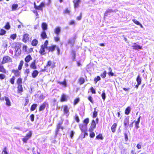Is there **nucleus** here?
Masks as SVG:
<instances>
[{
	"label": "nucleus",
	"instance_id": "f257e3e1",
	"mask_svg": "<svg viewBox=\"0 0 154 154\" xmlns=\"http://www.w3.org/2000/svg\"><path fill=\"white\" fill-rule=\"evenodd\" d=\"M20 45L19 43H15V54L16 56H18L21 53V50L20 49Z\"/></svg>",
	"mask_w": 154,
	"mask_h": 154
},
{
	"label": "nucleus",
	"instance_id": "f03ea898",
	"mask_svg": "<svg viewBox=\"0 0 154 154\" xmlns=\"http://www.w3.org/2000/svg\"><path fill=\"white\" fill-rule=\"evenodd\" d=\"M12 59L10 57L6 56L3 57L2 62V64L8 62H12Z\"/></svg>",
	"mask_w": 154,
	"mask_h": 154
},
{
	"label": "nucleus",
	"instance_id": "7ed1b4c3",
	"mask_svg": "<svg viewBox=\"0 0 154 154\" xmlns=\"http://www.w3.org/2000/svg\"><path fill=\"white\" fill-rule=\"evenodd\" d=\"M32 133L31 131H29V133H27L26 136L23 139V141L24 143H26L27 140L30 138L32 136Z\"/></svg>",
	"mask_w": 154,
	"mask_h": 154
},
{
	"label": "nucleus",
	"instance_id": "20e7f679",
	"mask_svg": "<svg viewBox=\"0 0 154 154\" xmlns=\"http://www.w3.org/2000/svg\"><path fill=\"white\" fill-rule=\"evenodd\" d=\"M63 109L64 114L67 117L69 115V109L66 105H64L62 106Z\"/></svg>",
	"mask_w": 154,
	"mask_h": 154
},
{
	"label": "nucleus",
	"instance_id": "39448f33",
	"mask_svg": "<svg viewBox=\"0 0 154 154\" xmlns=\"http://www.w3.org/2000/svg\"><path fill=\"white\" fill-rule=\"evenodd\" d=\"M131 46L133 48V49L135 50L142 49V47L139 45H137L136 43H132Z\"/></svg>",
	"mask_w": 154,
	"mask_h": 154
},
{
	"label": "nucleus",
	"instance_id": "423d86ee",
	"mask_svg": "<svg viewBox=\"0 0 154 154\" xmlns=\"http://www.w3.org/2000/svg\"><path fill=\"white\" fill-rule=\"evenodd\" d=\"M124 123L125 128H127L129 123V117H126L124 119Z\"/></svg>",
	"mask_w": 154,
	"mask_h": 154
},
{
	"label": "nucleus",
	"instance_id": "0eeeda50",
	"mask_svg": "<svg viewBox=\"0 0 154 154\" xmlns=\"http://www.w3.org/2000/svg\"><path fill=\"white\" fill-rule=\"evenodd\" d=\"M96 126V124L94 120H93L91 123V126L89 129V131H93L94 129L95 128Z\"/></svg>",
	"mask_w": 154,
	"mask_h": 154
},
{
	"label": "nucleus",
	"instance_id": "6e6552de",
	"mask_svg": "<svg viewBox=\"0 0 154 154\" xmlns=\"http://www.w3.org/2000/svg\"><path fill=\"white\" fill-rule=\"evenodd\" d=\"M81 2V0H74L73 1V2L74 3V7L75 9L79 7Z\"/></svg>",
	"mask_w": 154,
	"mask_h": 154
},
{
	"label": "nucleus",
	"instance_id": "1a4fd4ad",
	"mask_svg": "<svg viewBox=\"0 0 154 154\" xmlns=\"http://www.w3.org/2000/svg\"><path fill=\"white\" fill-rule=\"evenodd\" d=\"M62 124V122H60L57 125V130L56 131V134L57 135L58 134V132L59 131V130L60 129H61L62 130H63V128L61 126V125Z\"/></svg>",
	"mask_w": 154,
	"mask_h": 154
},
{
	"label": "nucleus",
	"instance_id": "9d476101",
	"mask_svg": "<svg viewBox=\"0 0 154 154\" xmlns=\"http://www.w3.org/2000/svg\"><path fill=\"white\" fill-rule=\"evenodd\" d=\"M46 105L48 106V104L46 102H44L43 104L41 105L39 108V111H41L43 110L45 108Z\"/></svg>",
	"mask_w": 154,
	"mask_h": 154
},
{
	"label": "nucleus",
	"instance_id": "9b49d317",
	"mask_svg": "<svg viewBox=\"0 0 154 154\" xmlns=\"http://www.w3.org/2000/svg\"><path fill=\"white\" fill-rule=\"evenodd\" d=\"M60 28L59 27L56 28L54 30V32L57 35H58L60 34Z\"/></svg>",
	"mask_w": 154,
	"mask_h": 154
},
{
	"label": "nucleus",
	"instance_id": "f8f14e48",
	"mask_svg": "<svg viewBox=\"0 0 154 154\" xmlns=\"http://www.w3.org/2000/svg\"><path fill=\"white\" fill-rule=\"evenodd\" d=\"M29 35L27 34H25L23 35V41L26 42L29 39Z\"/></svg>",
	"mask_w": 154,
	"mask_h": 154
},
{
	"label": "nucleus",
	"instance_id": "ddd939ff",
	"mask_svg": "<svg viewBox=\"0 0 154 154\" xmlns=\"http://www.w3.org/2000/svg\"><path fill=\"white\" fill-rule=\"evenodd\" d=\"M36 60H34L33 62H32L31 65H30V67L33 69H36V66L35 65Z\"/></svg>",
	"mask_w": 154,
	"mask_h": 154
},
{
	"label": "nucleus",
	"instance_id": "4468645a",
	"mask_svg": "<svg viewBox=\"0 0 154 154\" xmlns=\"http://www.w3.org/2000/svg\"><path fill=\"white\" fill-rule=\"evenodd\" d=\"M79 128L82 131H85L86 129V126L85 125L80 124L79 125Z\"/></svg>",
	"mask_w": 154,
	"mask_h": 154
},
{
	"label": "nucleus",
	"instance_id": "2eb2a0df",
	"mask_svg": "<svg viewBox=\"0 0 154 154\" xmlns=\"http://www.w3.org/2000/svg\"><path fill=\"white\" fill-rule=\"evenodd\" d=\"M12 72L14 73L15 76L17 77H18L20 75V72L18 70H13Z\"/></svg>",
	"mask_w": 154,
	"mask_h": 154
},
{
	"label": "nucleus",
	"instance_id": "dca6fc26",
	"mask_svg": "<svg viewBox=\"0 0 154 154\" xmlns=\"http://www.w3.org/2000/svg\"><path fill=\"white\" fill-rule=\"evenodd\" d=\"M117 123L114 124L111 127V130L112 132L114 133L116 131V128L117 126Z\"/></svg>",
	"mask_w": 154,
	"mask_h": 154
},
{
	"label": "nucleus",
	"instance_id": "f3484780",
	"mask_svg": "<svg viewBox=\"0 0 154 154\" xmlns=\"http://www.w3.org/2000/svg\"><path fill=\"white\" fill-rule=\"evenodd\" d=\"M5 100L6 101V104L8 106H10L11 105V103L10 101L8 98V97H5Z\"/></svg>",
	"mask_w": 154,
	"mask_h": 154
},
{
	"label": "nucleus",
	"instance_id": "a211bd4d",
	"mask_svg": "<svg viewBox=\"0 0 154 154\" xmlns=\"http://www.w3.org/2000/svg\"><path fill=\"white\" fill-rule=\"evenodd\" d=\"M136 81L137 82V83L138 84V85H140L141 84V78L140 75H138L136 79Z\"/></svg>",
	"mask_w": 154,
	"mask_h": 154
},
{
	"label": "nucleus",
	"instance_id": "6ab92c4d",
	"mask_svg": "<svg viewBox=\"0 0 154 154\" xmlns=\"http://www.w3.org/2000/svg\"><path fill=\"white\" fill-rule=\"evenodd\" d=\"M32 58L31 56L30 55H29L27 56L25 59V61L27 62L28 63L29 62V61L31 60H32Z\"/></svg>",
	"mask_w": 154,
	"mask_h": 154
},
{
	"label": "nucleus",
	"instance_id": "aec40b11",
	"mask_svg": "<svg viewBox=\"0 0 154 154\" xmlns=\"http://www.w3.org/2000/svg\"><path fill=\"white\" fill-rule=\"evenodd\" d=\"M38 72L37 70H34L33 71L32 74V75L33 78H35L36 77L37 75H38Z\"/></svg>",
	"mask_w": 154,
	"mask_h": 154
},
{
	"label": "nucleus",
	"instance_id": "412c9836",
	"mask_svg": "<svg viewBox=\"0 0 154 154\" xmlns=\"http://www.w3.org/2000/svg\"><path fill=\"white\" fill-rule=\"evenodd\" d=\"M56 47V45H53L51 47H49L48 48H47V49L49 50V51H52L55 50Z\"/></svg>",
	"mask_w": 154,
	"mask_h": 154
},
{
	"label": "nucleus",
	"instance_id": "4be33fe9",
	"mask_svg": "<svg viewBox=\"0 0 154 154\" xmlns=\"http://www.w3.org/2000/svg\"><path fill=\"white\" fill-rule=\"evenodd\" d=\"M114 11H115L113 10L112 9H108L105 12V13H104V15H105V16H107L108 13H111L112 12H113Z\"/></svg>",
	"mask_w": 154,
	"mask_h": 154
},
{
	"label": "nucleus",
	"instance_id": "5701e85b",
	"mask_svg": "<svg viewBox=\"0 0 154 154\" xmlns=\"http://www.w3.org/2000/svg\"><path fill=\"white\" fill-rule=\"evenodd\" d=\"M42 28L44 30H46L47 29V25L45 23H43L42 24Z\"/></svg>",
	"mask_w": 154,
	"mask_h": 154
},
{
	"label": "nucleus",
	"instance_id": "b1692460",
	"mask_svg": "<svg viewBox=\"0 0 154 154\" xmlns=\"http://www.w3.org/2000/svg\"><path fill=\"white\" fill-rule=\"evenodd\" d=\"M41 36L43 39H45L47 38V35L45 31H43L42 32L41 34Z\"/></svg>",
	"mask_w": 154,
	"mask_h": 154
},
{
	"label": "nucleus",
	"instance_id": "393cba45",
	"mask_svg": "<svg viewBox=\"0 0 154 154\" xmlns=\"http://www.w3.org/2000/svg\"><path fill=\"white\" fill-rule=\"evenodd\" d=\"M67 100V97L66 95L64 94H63L62 95L61 97V101H66Z\"/></svg>",
	"mask_w": 154,
	"mask_h": 154
},
{
	"label": "nucleus",
	"instance_id": "a878e982",
	"mask_svg": "<svg viewBox=\"0 0 154 154\" xmlns=\"http://www.w3.org/2000/svg\"><path fill=\"white\" fill-rule=\"evenodd\" d=\"M131 111V108L130 107H128L126 109L125 112V113L127 115H128Z\"/></svg>",
	"mask_w": 154,
	"mask_h": 154
},
{
	"label": "nucleus",
	"instance_id": "bb28decb",
	"mask_svg": "<svg viewBox=\"0 0 154 154\" xmlns=\"http://www.w3.org/2000/svg\"><path fill=\"white\" fill-rule=\"evenodd\" d=\"M17 88L18 92H22L23 91V88L21 85H18Z\"/></svg>",
	"mask_w": 154,
	"mask_h": 154
},
{
	"label": "nucleus",
	"instance_id": "cd10ccee",
	"mask_svg": "<svg viewBox=\"0 0 154 154\" xmlns=\"http://www.w3.org/2000/svg\"><path fill=\"white\" fill-rule=\"evenodd\" d=\"M24 63V61L23 60H21L20 63L18 67L19 70H20L22 68Z\"/></svg>",
	"mask_w": 154,
	"mask_h": 154
},
{
	"label": "nucleus",
	"instance_id": "c85d7f7f",
	"mask_svg": "<svg viewBox=\"0 0 154 154\" xmlns=\"http://www.w3.org/2000/svg\"><path fill=\"white\" fill-rule=\"evenodd\" d=\"M0 72L6 73L5 69L1 64H0Z\"/></svg>",
	"mask_w": 154,
	"mask_h": 154
},
{
	"label": "nucleus",
	"instance_id": "c756f323",
	"mask_svg": "<svg viewBox=\"0 0 154 154\" xmlns=\"http://www.w3.org/2000/svg\"><path fill=\"white\" fill-rule=\"evenodd\" d=\"M74 41H75L74 39H70L68 40V43L69 44H70L72 46L73 45Z\"/></svg>",
	"mask_w": 154,
	"mask_h": 154
},
{
	"label": "nucleus",
	"instance_id": "7c9ffc66",
	"mask_svg": "<svg viewBox=\"0 0 154 154\" xmlns=\"http://www.w3.org/2000/svg\"><path fill=\"white\" fill-rule=\"evenodd\" d=\"M38 42L37 40L36 39L33 40L32 42V45L34 46H35L37 45Z\"/></svg>",
	"mask_w": 154,
	"mask_h": 154
},
{
	"label": "nucleus",
	"instance_id": "2f4dec72",
	"mask_svg": "<svg viewBox=\"0 0 154 154\" xmlns=\"http://www.w3.org/2000/svg\"><path fill=\"white\" fill-rule=\"evenodd\" d=\"M37 104H33L31 107V111H34L36 108L37 106Z\"/></svg>",
	"mask_w": 154,
	"mask_h": 154
},
{
	"label": "nucleus",
	"instance_id": "473e14b6",
	"mask_svg": "<svg viewBox=\"0 0 154 154\" xmlns=\"http://www.w3.org/2000/svg\"><path fill=\"white\" fill-rule=\"evenodd\" d=\"M108 74L109 75H111V76L114 75V74L112 72V69L110 67L109 68V72H108Z\"/></svg>",
	"mask_w": 154,
	"mask_h": 154
},
{
	"label": "nucleus",
	"instance_id": "72a5a7b5",
	"mask_svg": "<svg viewBox=\"0 0 154 154\" xmlns=\"http://www.w3.org/2000/svg\"><path fill=\"white\" fill-rule=\"evenodd\" d=\"M79 82L80 85L83 84L85 82L84 79L82 77L80 78L79 80Z\"/></svg>",
	"mask_w": 154,
	"mask_h": 154
},
{
	"label": "nucleus",
	"instance_id": "f704fd0d",
	"mask_svg": "<svg viewBox=\"0 0 154 154\" xmlns=\"http://www.w3.org/2000/svg\"><path fill=\"white\" fill-rule=\"evenodd\" d=\"M18 5L17 4H13L12 6V11H15L18 7Z\"/></svg>",
	"mask_w": 154,
	"mask_h": 154
},
{
	"label": "nucleus",
	"instance_id": "c9c22d12",
	"mask_svg": "<svg viewBox=\"0 0 154 154\" xmlns=\"http://www.w3.org/2000/svg\"><path fill=\"white\" fill-rule=\"evenodd\" d=\"M46 48L44 47V46H41V48L40 49V51L41 54H42L45 51V48Z\"/></svg>",
	"mask_w": 154,
	"mask_h": 154
},
{
	"label": "nucleus",
	"instance_id": "e433bc0d",
	"mask_svg": "<svg viewBox=\"0 0 154 154\" xmlns=\"http://www.w3.org/2000/svg\"><path fill=\"white\" fill-rule=\"evenodd\" d=\"M4 28L7 30L9 29L10 28V26L9 23L8 22L7 23L5 26Z\"/></svg>",
	"mask_w": 154,
	"mask_h": 154
},
{
	"label": "nucleus",
	"instance_id": "4c0bfd02",
	"mask_svg": "<svg viewBox=\"0 0 154 154\" xmlns=\"http://www.w3.org/2000/svg\"><path fill=\"white\" fill-rule=\"evenodd\" d=\"M89 122V119L88 118L85 119L83 121V123L85 125H87Z\"/></svg>",
	"mask_w": 154,
	"mask_h": 154
},
{
	"label": "nucleus",
	"instance_id": "58836bf2",
	"mask_svg": "<svg viewBox=\"0 0 154 154\" xmlns=\"http://www.w3.org/2000/svg\"><path fill=\"white\" fill-rule=\"evenodd\" d=\"M17 83L18 85H21L22 83V79L20 78L18 79L17 81Z\"/></svg>",
	"mask_w": 154,
	"mask_h": 154
},
{
	"label": "nucleus",
	"instance_id": "ea45409f",
	"mask_svg": "<svg viewBox=\"0 0 154 154\" xmlns=\"http://www.w3.org/2000/svg\"><path fill=\"white\" fill-rule=\"evenodd\" d=\"M6 31L3 29L0 30V35H3L5 34Z\"/></svg>",
	"mask_w": 154,
	"mask_h": 154
},
{
	"label": "nucleus",
	"instance_id": "a19ab883",
	"mask_svg": "<svg viewBox=\"0 0 154 154\" xmlns=\"http://www.w3.org/2000/svg\"><path fill=\"white\" fill-rule=\"evenodd\" d=\"M96 139H100L101 140H103V137L102 136V134H99L96 137Z\"/></svg>",
	"mask_w": 154,
	"mask_h": 154
},
{
	"label": "nucleus",
	"instance_id": "79ce46f5",
	"mask_svg": "<svg viewBox=\"0 0 154 154\" xmlns=\"http://www.w3.org/2000/svg\"><path fill=\"white\" fill-rule=\"evenodd\" d=\"M106 71H104L100 75L102 78H104L106 77Z\"/></svg>",
	"mask_w": 154,
	"mask_h": 154
},
{
	"label": "nucleus",
	"instance_id": "37998d69",
	"mask_svg": "<svg viewBox=\"0 0 154 154\" xmlns=\"http://www.w3.org/2000/svg\"><path fill=\"white\" fill-rule=\"evenodd\" d=\"M101 96L102 97L103 99L104 100L106 98V94L104 92V91H102V94H101Z\"/></svg>",
	"mask_w": 154,
	"mask_h": 154
},
{
	"label": "nucleus",
	"instance_id": "c03bdc74",
	"mask_svg": "<svg viewBox=\"0 0 154 154\" xmlns=\"http://www.w3.org/2000/svg\"><path fill=\"white\" fill-rule=\"evenodd\" d=\"M96 108L94 109V112L93 113V117L95 118L97 116V112L96 111Z\"/></svg>",
	"mask_w": 154,
	"mask_h": 154
},
{
	"label": "nucleus",
	"instance_id": "a18cd8bd",
	"mask_svg": "<svg viewBox=\"0 0 154 154\" xmlns=\"http://www.w3.org/2000/svg\"><path fill=\"white\" fill-rule=\"evenodd\" d=\"M16 37H17L16 34H13L11 35V36H10V38L13 40H14L16 38Z\"/></svg>",
	"mask_w": 154,
	"mask_h": 154
},
{
	"label": "nucleus",
	"instance_id": "49530a36",
	"mask_svg": "<svg viewBox=\"0 0 154 154\" xmlns=\"http://www.w3.org/2000/svg\"><path fill=\"white\" fill-rule=\"evenodd\" d=\"M2 154H9L7 151V148L6 147L4 148L2 152Z\"/></svg>",
	"mask_w": 154,
	"mask_h": 154
},
{
	"label": "nucleus",
	"instance_id": "de8ad7c7",
	"mask_svg": "<svg viewBox=\"0 0 154 154\" xmlns=\"http://www.w3.org/2000/svg\"><path fill=\"white\" fill-rule=\"evenodd\" d=\"M15 79V77L14 76H13L12 78L11 79L10 82L12 84H14Z\"/></svg>",
	"mask_w": 154,
	"mask_h": 154
},
{
	"label": "nucleus",
	"instance_id": "09e8293b",
	"mask_svg": "<svg viewBox=\"0 0 154 154\" xmlns=\"http://www.w3.org/2000/svg\"><path fill=\"white\" fill-rule=\"evenodd\" d=\"M58 83L59 84H60V85H64L65 86H66V82L65 80H64L63 82H59Z\"/></svg>",
	"mask_w": 154,
	"mask_h": 154
},
{
	"label": "nucleus",
	"instance_id": "8fccbe9b",
	"mask_svg": "<svg viewBox=\"0 0 154 154\" xmlns=\"http://www.w3.org/2000/svg\"><path fill=\"white\" fill-rule=\"evenodd\" d=\"M54 39L56 42L59 41L60 40V37H59L58 35H57L56 36L54 37Z\"/></svg>",
	"mask_w": 154,
	"mask_h": 154
},
{
	"label": "nucleus",
	"instance_id": "3c124183",
	"mask_svg": "<svg viewBox=\"0 0 154 154\" xmlns=\"http://www.w3.org/2000/svg\"><path fill=\"white\" fill-rule=\"evenodd\" d=\"M91 133L90 134V136L91 138H93L95 136V134L93 131L90 132Z\"/></svg>",
	"mask_w": 154,
	"mask_h": 154
},
{
	"label": "nucleus",
	"instance_id": "603ef678",
	"mask_svg": "<svg viewBox=\"0 0 154 154\" xmlns=\"http://www.w3.org/2000/svg\"><path fill=\"white\" fill-rule=\"evenodd\" d=\"M132 21L136 24L139 25L140 24V23L137 20L135 19H133Z\"/></svg>",
	"mask_w": 154,
	"mask_h": 154
},
{
	"label": "nucleus",
	"instance_id": "864d4df0",
	"mask_svg": "<svg viewBox=\"0 0 154 154\" xmlns=\"http://www.w3.org/2000/svg\"><path fill=\"white\" fill-rule=\"evenodd\" d=\"M30 119L31 121L33 122L34 119V116L33 114H31L30 116Z\"/></svg>",
	"mask_w": 154,
	"mask_h": 154
},
{
	"label": "nucleus",
	"instance_id": "5fc2aeb1",
	"mask_svg": "<svg viewBox=\"0 0 154 154\" xmlns=\"http://www.w3.org/2000/svg\"><path fill=\"white\" fill-rule=\"evenodd\" d=\"M25 100H26V103L24 104L25 106H26L29 103V100L28 97H26L25 98Z\"/></svg>",
	"mask_w": 154,
	"mask_h": 154
},
{
	"label": "nucleus",
	"instance_id": "6e6d98bb",
	"mask_svg": "<svg viewBox=\"0 0 154 154\" xmlns=\"http://www.w3.org/2000/svg\"><path fill=\"white\" fill-rule=\"evenodd\" d=\"M139 123L140 122H135V127L137 128V129H138L139 127Z\"/></svg>",
	"mask_w": 154,
	"mask_h": 154
},
{
	"label": "nucleus",
	"instance_id": "4d7b16f0",
	"mask_svg": "<svg viewBox=\"0 0 154 154\" xmlns=\"http://www.w3.org/2000/svg\"><path fill=\"white\" fill-rule=\"evenodd\" d=\"M48 41L46 40L45 42V43H44V44L43 45H42V46H44V47L46 48L47 49V48H48L47 47V45H48Z\"/></svg>",
	"mask_w": 154,
	"mask_h": 154
},
{
	"label": "nucleus",
	"instance_id": "13d9d810",
	"mask_svg": "<svg viewBox=\"0 0 154 154\" xmlns=\"http://www.w3.org/2000/svg\"><path fill=\"white\" fill-rule=\"evenodd\" d=\"M75 119L78 122H79V117L77 115H75Z\"/></svg>",
	"mask_w": 154,
	"mask_h": 154
},
{
	"label": "nucleus",
	"instance_id": "bf43d9fd",
	"mask_svg": "<svg viewBox=\"0 0 154 154\" xmlns=\"http://www.w3.org/2000/svg\"><path fill=\"white\" fill-rule=\"evenodd\" d=\"M40 100H43L45 98V97L43 96V94H41L40 95L39 97Z\"/></svg>",
	"mask_w": 154,
	"mask_h": 154
},
{
	"label": "nucleus",
	"instance_id": "052dcab7",
	"mask_svg": "<svg viewBox=\"0 0 154 154\" xmlns=\"http://www.w3.org/2000/svg\"><path fill=\"white\" fill-rule=\"evenodd\" d=\"M70 11L68 9H66L64 11V13L66 14H69L70 13Z\"/></svg>",
	"mask_w": 154,
	"mask_h": 154
},
{
	"label": "nucleus",
	"instance_id": "680f3d73",
	"mask_svg": "<svg viewBox=\"0 0 154 154\" xmlns=\"http://www.w3.org/2000/svg\"><path fill=\"white\" fill-rule=\"evenodd\" d=\"M5 77V76L4 75L1 74H0V79H4Z\"/></svg>",
	"mask_w": 154,
	"mask_h": 154
},
{
	"label": "nucleus",
	"instance_id": "e2e57ef3",
	"mask_svg": "<svg viewBox=\"0 0 154 154\" xmlns=\"http://www.w3.org/2000/svg\"><path fill=\"white\" fill-rule=\"evenodd\" d=\"M91 90L92 93L93 94H95L96 93L95 90L92 87H91Z\"/></svg>",
	"mask_w": 154,
	"mask_h": 154
},
{
	"label": "nucleus",
	"instance_id": "0e129e2a",
	"mask_svg": "<svg viewBox=\"0 0 154 154\" xmlns=\"http://www.w3.org/2000/svg\"><path fill=\"white\" fill-rule=\"evenodd\" d=\"M79 101V98H77L75 99L74 100V104L75 105Z\"/></svg>",
	"mask_w": 154,
	"mask_h": 154
},
{
	"label": "nucleus",
	"instance_id": "69168bd1",
	"mask_svg": "<svg viewBox=\"0 0 154 154\" xmlns=\"http://www.w3.org/2000/svg\"><path fill=\"white\" fill-rule=\"evenodd\" d=\"M88 100L91 103H93V102L92 100V98L91 96H89L88 97Z\"/></svg>",
	"mask_w": 154,
	"mask_h": 154
},
{
	"label": "nucleus",
	"instance_id": "338daca9",
	"mask_svg": "<svg viewBox=\"0 0 154 154\" xmlns=\"http://www.w3.org/2000/svg\"><path fill=\"white\" fill-rule=\"evenodd\" d=\"M74 132L73 131H71L70 134V136L71 138H72L74 135Z\"/></svg>",
	"mask_w": 154,
	"mask_h": 154
},
{
	"label": "nucleus",
	"instance_id": "774afa93",
	"mask_svg": "<svg viewBox=\"0 0 154 154\" xmlns=\"http://www.w3.org/2000/svg\"><path fill=\"white\" fill-rule=\"evenodd\" d=\"M51 64H52L50 60L48 62V64L46 66L48 67V66H50L51 65Z\"/></svg>",
	"mask_w": 154,
	"mask_h": 154
}]
</instances>
